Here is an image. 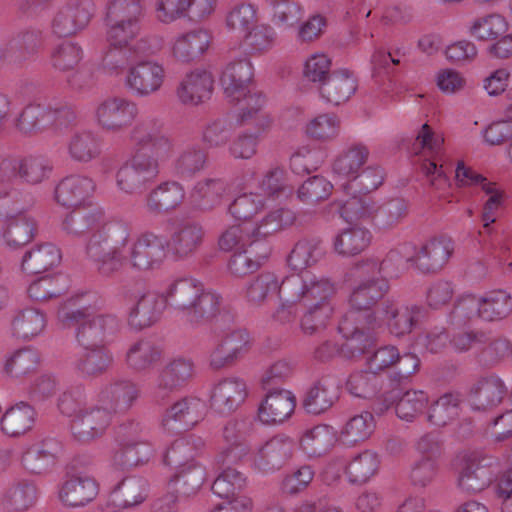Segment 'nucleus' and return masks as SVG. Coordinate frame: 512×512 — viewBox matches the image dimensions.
Returning a JSON list of instances; mask_svg holds the SVG:
<instances>
[{"label":"nucleus","mask_w":512,"mask_h":512,"mask_svg":"<svg viewBox=\"0 0 512 512\" xmlns=\"http://www.w3.org/2000/svg\"><path fill=\"white\" fill-rule=\"evenodd\" d=\"M195 367L190 358L178 356L169 360L155 380L153 399L156 403L164 402L172 393L184 387L194 376Z\"/></svg>","instance_id":"15"},{"label":"nucleus","mask_w":512,"mask_h":512,"mask_svg":"<svg viewBox=\"0 0 512 512\" xmlns=\"http://www.w3.org/2000/svg\"><path fill=\"white\" fill-rule=\"evenodd\" d=\"M95 13L92 0H70L54 15L51 29L58 37H68L83 30Z\"/></svg>","instance_id":"16"},{"label":"nucleus","mask_w":512,"mask_h":512,"mask_svg":"<svg viewBox=\"0 0 512 512\" xmlns=\"http://www.w3.org/2000/svg\"><path fill=\"white\" fill-rule=\"evenodd\" d=\"M397 395L395 412L403 421H415L428 407L429 396L423 390L410 389Z\"/></svg>","instance_id":"63"},{"label":"nucleus","mask_w":512,"mask_h":512,"mask_svg":"<svg viewBox=\"0 0 512 512\" xmlns=\"http://www.w3.org/2000/svg\"><path fill=\"white\" fill-rule=\"evenodd\" d=\"M140 396L137 383L127 378H115L105 384L98 393V401L110 412H127Z\"/></svg>","instance_id":"28"},{"label":"nucleus","mask_w":512,"mask_h":512,"mask_svg":"<svg viewBox=\"0 0 512 512\" xmlns=\"http://www.w3.org/2000/svg\"><path fill=\"white\" fill-rule=\"evenodd\" d=\"M208 160L207 151L198 143L183 146L173 162V172L181 179H191L204 170Z\"/></svg>","instance_id":"48"},{"label":"nucleus","mask_w":512,"mask_h":512,"mask_svg":"<svg viewBox=\"0 0 512 512\" xmlns=\"http://www.w3.org/2000/svg\"><path fill=\"white\" fill-rule=\"evenodd\" d=\"M379 466L378 454L365 450L351 459L346 466V475L350 483L364 484L378 472Z\"/></svg>","instance_id":"61"},{"label":"nucleus","mask_w":512,"mask_h":512,"mask_svg":"<svg viewBox=\"0 0 512 512\" xmlns=\"http://www.w3.org/2000/svg\"><path fill=\"white\" fill-rule=\"evenodd\" d=\"M205 415V403L196 397H184L166 408L161 426L171 433H180L194 427Z\"/></svg>","instance_id":"18"},{"label":"nucleus","mask_w":512,"mask_h":512,"mask_svg":"<svg viewBox=\"0 0 512 512\" xmlns=\"http://www.w3.org/2000/svg\"><path fill=\"white\" fill-rule=\"evenodd\" d=\"M164 77L162 65L140 59L129 68L125 85L132 95L147 97L161 88Z\"/></svg>","instance_id":"22"},{"label":"nucleus","mask_w":512,"mask_h":512,"mask_svg":"<svg viewBox=\"0 0 512 512\" xmlns=\"http://www.w3.org/2000/svg\"><path fill=\"white\" fill-rule=\"evenodd\" d=\"M204 229L196 221L179 223L167 240V249L178 260L192 257L201 247L204 240Z\"/></svg>","instance_id":"31"},{"label":"nucleus","mask_w":512,"mask_h":512,"mask_svg":"<svg viewBox=\"0 0 512 512\" xmlns=\"http://www.w3.org/2000/svg\"><path fill=\"white\" fill-rule=\"evenodd\" d=\"M98 494L96 481L88 476H74L67 479L59 490L60 501L68 507H82Z\"/></svg>","instance_id":"45"},{"label":"nucleus","mask_w":512,"mask_h":512,"mask_svg":"<svg viewBox=\"0 0 512 512\" xmlns=\"http://www.w3.org/2000/svg\"><path fill=\"white\" fill-rule=\"evenodd\" d=\"M64 452L63 442L55 436H46L22 453L21 466L31 475L45 476L55 468Z\"/></svg>","instance_id":"12"},{"label":"nucleus","mask_w":512,"mask_h":512,"mask_svg":"<svg viewBox=\"0 0 512 512\" xmlns=\"http://www.w3.org/2000/svg\"><path fill=\"white\" fill-rule=\"evenodd\" d=\"M296 398L288 390H271L258 408V418L263 424L271 425L284 422L294 412Z\"/></svg>","instance_id":"34"},{"label":"nucleus","mask_w":512,"mask_h":512,"mask_svg":"<svg viewBox=\"0 0 512 512\" xmlns=\"http://www.w3.org/2000/svg\"><path fill=\"white\" fill-rule=\"evenodd\" d=\"M479 302V318L483 321H501L512 313V296L505 290L488 291L479 297Z\"/></svg>","instance_id":"51"},{"label":"nucleus","mask_w":512,"mask_h":512,"mask_svg":"<svg viewBox=\"0 0 512 512\" xmlns=\"http://www.w3.org/2000/svg\"><path fill=\"white\" fill-rule=\"evenodd\" d=\"M252 426L250 418H233L227 421L222 429L223 447L216 456L218 464H236L248 456L250 444L247 437Z\"/></svg>","instance_id":"13"},{"label":"nucleus","mask_w":512,"mask_h":512,"mask_svg":"<svg viewBox=\"0 0 512 512\" xmlns=\"http://www.w3.org/2000/svg\"><path fill=\"white\" fill-rule=\"evenodd\" d=\"M325 254L323 243L318 238L300 239L287 257L289 267L295 271H303L315 265Z\"/></svg>","instance_id":"55"},{"label":"nucleus","mask_w":512,"mask_h":512,"mask_svg":"<svg viewBox=\"0 0 512 512\" xmlns=\"http://www.w3.org/2000/svg\"><path fill=\"white\" fill-rule=\"evenodd\" d=\"M163 357L160 345L149 339H140L131 344L125 355V362L134 371L142 372L152 368Z\"/></svg>","instance_id":"50"},{"label":"nucleus","mask_w":512,"mask_h":512,"mask_svg":"<svg viewBox=\"0 0 512 512\" xmlns=\"http://www.w3.org/2000/svg\"><path fill=\"white\" fill-rule=\"evenodd\" d=\"M250 347V337L245 329L227 332L210 353V366L221 369L233 365Z\"/></svg>","instance_id":"30"},{"label":"nucleus","mask_w":512,"mask_h":512,"mask_svg":"<svg viewBox=\"0 0 512 512\" xmlns=\"http://www.w3.org/2000/svg\"><path fill=\"white\" fill-rule=\"evenodd\" d=\"M46 327L45 314L36 308L20 310L12 320V332L17 338L30 340Z\"/></svg>","instance_id":"59"},{"label":"nucleus","mask_w":512,"mask_h":512,"mask_svg":"<svg viewBox=\"0 0 512 512\" xmlns=\"http://www.w3.org/2000/svg\"><path fill=\"white\" fill-rule=\"evenodd\" d=\"M389 290L388 281L384 277H375L362 280L352 291L349 310L365 312L376 315L371 311L374 306Z\"/></svg>","instance_id":"42"},{"label":"nucleus","mask_w":512,"mask_h":512,"mask_svg":"<svg viewBox=\"0 0 512 512\" xmlns=\"http://www.w3.org/2000/svg\"><path fill=\"white\" fill-rule=\"evenodd\" d=\"M213 83V77L209 72L196 69L181 80L177 87V97L182 104L198 105L210 98Z\"/></svg>","instance_id":"36"},{"label":"nucleus","mask_w":512,"mask_h":512,"mask_svg":"<svg viewBox=\"0 0 512 512\" xmlns=\"http://www.w3.org/2000/svg\"><path fill=\"white\" fill-rule=\"evenodd\" d=\"M114 364V356L108 346L81 347L74 356L72 367L83 379H95L105 375Z\"/></svg>","instance_id":"29"},{"label":"nucleus","mask_w":512,"mask_h":512,"mask_svg":"<svg viewBox=\"0 0 512 512\" xmlns=\"http://www.w3.org/2000/svg\"><path fill=\"white\" fill-rule=\"evenodd\" d=\"M386 177L385 170L378 164L363 167L346 184L343 185L344 192L350 195L348 200L339 201V212L342 217H349L359 211L360 200L357 194H368L378 189Z\"/></svg>","instance_id":"14"},{"label":"nucleus","mask_w":512,"mask_h":512,"mask_svg":"<svg viewBox=\"0 0 512 512\" xmlns=\"http://www.w3.org/2000/svg\"><path fill=\"white\" fill-rule=\"evenodd\" d=\"M284 301H299L305 305L332 304L335 294L334 284L327 278H316L308 273L292 274L283 279Z\"/></svg>","instance_id":"9"},{"label":"nucleus","mask_w":512,"mask_h":512,"mask_svg":"<svg viewBox=\"0 0 512 512\" xmlns=\"http://www.w3.org/2000/svg\"><path fill=\"white\" fill-rule=\"evenodd\" d=\"M411 249H414V254L408 256L406 262L412 263L423 273H435L447 263L454 245L450 238L439 237L427 241L419 250Z\"/></svg>","instance_id":"26"},{"label":"nucleus","mask_w":512,"mask_h":512,"mask_svg":"<svg viewBox=\"0 0 512 512\" xmlns=\"http://www.w3.org/2000/svg\"><path fill=\"white\" fill-rule=\"evenodd\" d=\"M370 149L362 142H354L344 148L333 162L334 173L346 177L348 181L368 162Z\"/></svg>","instance_id":"49"},{"label":"nucleus","mask_w":512,"mask_h":512,"mask_svg":"<svg viewBox=\"0 0 512 512\" xmlns=\"http://www.w3.org/2000/svg\"><path fill=\"white\" fill-rule=\"evenodd\" d=\"M426 309L423 306L398 305L394 301L383 302L381 313L389 332L396 337H401L412 332L416 325L426 316Z\"/></svg>","instance_id":"25"},{"label":"nucleus","mask_w":512,"mask_h":512,"mask_svg":"<svg viewBox=\"0 0 512 512\" xmlns=\"http://www.w3.org/2000/svg\"><path fill=\"white\" fill-rule=\"evenodd\" d=\"M483 190L488 195V199L484 204L482 212L483 230L479 234L485 245H488L490 249H496L500 240L497 234H493L491 224L496 221L497 211L502 204V193L497 191L491 183H484Z\"/></svg>","instance_id":"57"},{"label":"nucleus","mask_w":512,"mask_h":512,"mask_svg":"<svg viewBox=\"0 0 512 512\" xmlns=\"http://www.w3.org/2000/svg\"><path fill=\"white\" fill-rule=\"evenodd\" d=\"M143 17L142 0H108L104 17L106 40L126 43L137 39Z\"/></svg>","instance_id":"6"},{"label":"nucleus","mask_w":512,"mask_h":512,"mask_svg":"<svg viewBox=\"0 0 512 512\" xmlns=\"http://www.w3.org/2000/svg\"><path fill=\"white\" fill-rule=\"evenodd\" d=\"M41 490L28 478L11 481L0 494V507L5 512H27L38 502Z\"/></svg>","instance_id":"27"},{"label":"nucleus","mask_w":512,"mask_h":512,"mask_svg":"<svg viewBox=\"0 0 512 512\" xmlns=\"http://www.w3.org/2000/svg\"><path fill=\"white\" fill-rule=\"evenodd\" d=\"M138 113V105L134 101L120 96H108L97 103L94 119L102 130L118 133L130 127Z\"/></svg>","instance_id":"11"},{"label":"nucleus","mask_w":512,"mask_h":512,"mask_svg":"<svg viewBox=\"0 0 512 512\" xmlns=\"http://www.w3.org/2000/svg\"><path fill=\"white\" fill-rule=\"evenodd\" d=\"M295 221L294 213L285 208L269 211L257 223H248V233L252 236L250 243L261 249L264 240L274 233L292 225Z\"/></svg>","instance_id":"46"},{"label":"nucleus","mask_w":512,"mask_h":512,"mask_svg":"<svg viewBox=\"0 0 512 512\" xmlns=\"http://www.w3.org/2000/svg\"><path fill=\"white\" fill-rule=\"evenodd\" d=\"M368 229L354 226L342 230L334 240L335 251L343 256H354L365 250L371 241Z\"/></svg>","instance_id":"62"},{"label":"nucleus","mask_w":512,"mask_h":512,"mask_svg":"<svg viewBox=\"0 0 512 512\" xmlns=\"http://www.w3.org/2000/svg\"><path fill=\"white\" fill-rule=\"evenodd\" d=\"M35 420L34 407L20 401L5 410L0 419V429L9 437H20L33 428Z\"/></svg>","instance_id":"43"},{"label":"nucleus","mask_w":512,"mask_h":512,"mask_svg":"<svg viewBox=\"0 0 512 512\" xmlns=\"http://www.w3.org/2000/svg\"><path fill=\"white\" fill-rule=\"evenodd\" d=\"M253 65L247 58L230 62L226 65L220 77L226 99L235 105H239L240 120L248 122L256 116L257 125L265 129L270 123V118L261 112L265 98L261 93L252 91Z\"/></svg>","instance_id":"5"},{"label":"nucleus","mask_w":512,"mask_h":512,"mask_svg":"<svg viewBox=\"0 0 512 512\" xmlns=\"http://www.w3.org/2000/svg\"><path fill=\"white\" fill-rule=\"evenodd\" d=\"M357 80L348 69L334 70L320 86L321 96L329 103L340 105L355 93Z\"/></svg>","instance_id":"44"},{"label":"nucleus","mask_w":512,"mask_h":512,"mask_svg":"<svg viewBox=\"0 0 512 512\" xmlns=\"http://www.w3.org/2000/svg\"><path fill=\"white\" fill-rule=\"evenodd\" d=\"M111 423V412L104 405H89L74 419L70 428L73 438L88 444L102 437Z\"/></svg>","instance_id":"21"},{"label":"nucleus","mask_w":512,"mask_h":512,"mask_svg":"<svg viewBox=\"0 0 512 512\" xmlns=\"http://www.w3.org/2000/svg\"><path fill=\"white\" fill-rule=\"evenodd\" d=\"M121 295L136 300L127 315V323L134 331L157 323L167 306L182 313L191 328L217 318L224 310L222 295L193 277L173 279L161 293L146 289L144 281L138 279L124 284Z\"/></svg>","instance_id":"1"},{"label":"nucleus","mask_w":512,"mask_h":512,"mask_svg":"<svg viewBox=\"0 0 512 512\" xmlns=\"http://www.w3.org/2000/svg\"><path fill=\"white\" fill-rule=\"evenodd\" d=\"M339 393V386L333 378L322 377L305 392L302 407L309 414L319 415L334 405Z\"/></svg>","instance_id":"37"},{"label":"nucleus","mask_w":512,"mask_h":512,"mask_svg":"<svg viewBox=\"0 0 512 512\" xmlns=\"http://www.w3.org/2000/svg\"><path fill=\"white\" fill-rule=\"evenodd\" d=\"M257 247L250 243L248 248L242 249L231 255L228 261V270L235 277H244L255 272L261 265V261L265 260L269 253L270 247L267 243L261 244L260 251Z\"/></svg>","instance_id":"53"},{"label":"nucleus","mask_w":512,"mask_h":512,"mask_svg":"<svg viewBox=\"0 0 512 512\" xmlns=\"http://www.w3.org/2000/svg\"><path fill=\"white\" fill-rule=\"evenodd\" d=\"M132 228L124 221L109 222L94 234L85 253L104 277L118 273L124 265L137 272L159 269L166 259L167 240L152 231L131 238Z\"/></svg>","instance_id":"2"},{"label":"nucleus","mask_w":512,"mask_h":512,"mask_svg":"<svg viewBox=\"0 0 512 512\" xmlns=\"http://www.w3.org/2000/svg\"><path fill=\"white\" fill-rule=\"evenodd\" d=\"M68 152L75 161L89 162L100 155L101 140L92 131L76 132L70 138Z\"/></svg>","instance_id":"64"},{"label":"nucleus","mask_w":512,"mask_h":512,"mask_svg":"<svg viewBox=\"0 0 512 512\" xmlns=\"http://www.w3.org/2000/svg\"><path fill=\"white\" fill-rule=\"evenodd\" d=\"M109 46L101 60V69L108 75H120L138 60L155 54L160 49L156 37L145 36L126 43L107 40Z\"/></svg>","instance_id":"8"},{"label":"nucleus","mask_w":512,"mask_h":512,"mask_svg":"<svg viewBox=\"0 0 512 512\" xmlns=\"http://www.w3.org/2000/svg\"><path fill=\"white\" fill-rule=\"evenodd\" d=\"M94 181L86 176L70 175L63 178L55 187L56 202L63 207L76 208L86 206L88 199L94 192Z\"/></svg>","instance_id":"33"},{"label":"nucleus","mask_w":512,"mask_h":512,"mask_svg":"<svg viewBox=\"0 0 512 512\" xmlns=\"http://www.w3.org/2000/svg\"><path fill=\"white\" fill-rule=\"evenodd\" d=\"M506 394L503 381L490 375L478 379L470 388L469 402L474 410H490L501 403Z\"/></svg>","instance_id":"35"},{"label":"nucleus","mask_w":512,"mask_h":512,"mask_svg":"<svg viewBox=\"0 0 512 512\" xmlns=\"http://www.w3.org/2000/svg\"><path fill=\"white\" fill-rule=\"evenodd\" d=\"M197 444L201 445L200 438L193 436L176 439L163 455V463L176 470L186 468L189 464H196L194 457L197 454Z\"/></svg>","instance_id":"60"},{"label":"nucleus","mask_w":512,"mask_h":512,"mask_svg":"<svg viewBox=\"0 0 512 512\" xmlns=\"http://www.w3.org/2000/svg\"><path fill=\"white\" fill-rule=\"evenodd\" d=\"M60 249L52 243L37 244L25 251L20 269L24 274L36 275L44 273L61 262Z\"/></svg>","instance_id":"40"},{"label":"nucleus","mask_w":512,"mask_h":512,"mask_svg":"<svg viewBox=\"0 0 512 512\" xmlns=\"http://www.w3.org/2000/svg\"><path fill=\"white\" fill-rule=\"evenodd\" d=\"M504 17L491 13L474 18L467 25V33L478 41H494L507 31Z\"/></svg>","instance_id":"58"},{"label":"nucleus","mask_w":512,"mask_h":512,"mask_svg":"<svg viewBox=\"0 0 512 512\" xmlns=\"http://www.w3.org/2000/svg\"><path fill=\"white\" fill-rule=\"evenodd\" d=\"M43 45L42 30L26 27L14 32L2 47L4 62L21 67L33 59Z\"/></svg>","instance_id":"20"},{"label":"nucleus","mask_w":512,"mask_h":512,"mask_svg":"<svg viewBox=\"0 0 512 512\" xmlns=\"http://www.w3.org/2000/svg\"><path fill=\"white\" fill-rule=\"evenodd\" d=\"M382 325L376 315L348 310L341 318L338 330L345 339L341 353L347 358L359 357L374 344L373 331Z\"/></svg>","instance_id":"7"},{"label":"nucleus","mask_w":512,"mask_h":512,"mask_svg":"<svg viewBox=\"0 0 512 512\" xmlns=\"http://www.w3.org/2000/svg\"><path fill=\"white\" fill-rule=\"evenodd\" d=\"M211 35L205 29H195L178 35L172 42V56L179 62L189 63L199 59L208 49Z\"/></svg>","instance_id":"38"},{"label":"nucleus","mask_w":512,"mask_h":512,"mask_svg":"<svg viewBox=\"0 0 512 512\" xmlns=\"http://www.w3.org/2000/svg\"><path fill=\"white\" fill-rule=\"evenodd\" d=\"M53 164L43 155H30L22 159L4 158L0 162V182L11 183L16 179L36 185L49 179Z\"/></svg>","instance_id":"10"},{"label":"nucleus","mask_w":512,"mask_h":512,"mask_svg":"<svg viewBox=\"0 0 512 512\" xmlns=\"http://www.w3.org/2000/svg\"><path fill=\"white\" fill-rule=\"evenodd\" d=\"M205 470L198 464H189L186 468L176 470L170 478L167 489L178 497L189 498L194 496L205 480Z\"/></svg>","instance_id":"52"},{"label":"nucleus","mask_w":512,"mask_h":512,"mask_svg":"<svg viewBox=\"0 0 512 512\" xmlns=\"http://www.w3.org/2000/svg\"><path fill=\"white\" fill-rule=\"evenodd\" d=\"M130 157L116 172L117 188L128 195H141L160 174V162L174 151L163 120L155 115L139 119L129 130Z\"/></svg>","instance_id":"3"},{"label":"nucleus","mask_w":512,"mask_h":512,"mask_svg":"<svg viewBox=\"0 0 512 512\" xmlns=\"http://www.w3.org/2000/svg\"><path fill=\"white\" fill-rule=\"evenodd\" d=\"M283 280L279 282L278 277L272 272H262L245 284L243 297L253 307L264 305L272 296L278 295L284 301L282 293Z\"/></svg>","instance_id":"41"},{"label":"nucleus","mask_w":512,"mask_h":512,"mask_svg":"<svg viewBox=\"0 0 512 512\" xmlns=\"http://www.w3.org/2000/svg\"><path fill=\"white\" fill-rule=\"evenodd\" d=\"M104 222L105 213L103 209L88 203L86 206L73 208L67 213L61 222V229L72 238L88 237L87 244L94 234L109 224Z\"/></svg>","instance_id":"17"},{"label":"nucleus","mask_w":512,"mask_h":512,"mask_svg":"<svg viewBox=\"0 0 512 512\" xmlns=\"http://www.w3.org/2000/svg\"><path fill=\"white\" fill-rule=\"evenodd\" d=\"M295 447L291 438L284 435L274 436L254 455L252 467L264 474L274 473L291 459Z\"/></svg>","instance_id":"23"},{"label":"nucleus","mask_w":512,"mask_h":512,"mask_svg":"<svg viewBox=\"0 0 512 512\" xmlns=\"http://www.w3.org/2000/svg\"><path fill=\"white\" fill-rule=\"evenodd\" d=\"M101 304L96 294L85 293L69 299L58 310L59 321L77 326L75 336L80 347L108 346L121 330V320L115 314H93Z\"/></svg>","instance_id":"4"},{"label":"nucleus","mask_w":512,"mask_h":512,"mask_svg":"<svg viewBox=\"0 0 512 512\" xmlns=\"http://www.w3.org/2000/svg\"><path fill=\"white\" fill-rule=\"evenodd\" d=\"M114 502L122 508H132L148 497V482L142 477H126L112 491Z\"/></svg>","instance_id":"56"},{"label":"nucleus","mask_w":512,"mask_h":512,"mask_svg":"<svg viewBox=\"0 0 512 512\" xmlns=\"http://www.w3.org/2000/svg\"><path fill=\"white\" fill-rule=\"evenodd\" d=\"M37 233V222L25 211H19L9 217L2 227V238L5 245L13 250L30 243Z\"/></svg>","instance_id":"39"},{"label":"nucleus","mask_w":512,"mask_h":512,"mask_svg":"<svg viewBox=\"0 0 512 512\" xmlns=\"http://www.w3.org/2000/svg\"><path fill=\"white\" fill-rule=\"evenodd\" d=\"M186 196L184 186L174 180L161 182L144 198L145 208L152 215L168 214L179 208Z\"/></svg>","instance_id":"32"},{"label":"nucleus","mask_w":512,"mask_h":512,"mask_svg":"<svg viewBox=\"0 0 512 512\" xmlns=\"http://www.w3.org/2000/svg\"><path fill=\"white\" fill-rule=\"evenodd\" d=\"M229 191V185L222 178H204L198 181L191 192L193 205L201 211L218 207Z\"/></svg>","instance_id":"47"},{"label":"nucleus","mask_w":512,"mask_h":512,"mask_svg":"<svg viewBox=\"0 0 512 512\" xmlns=\"http://www.w3.org/2000/svg\"><path fill=\"white\" fill-rule=\"evenodd\" d=\"M492 460L481 452L466 455L458 476V487L467 493H478L486 489L495 477L491 468Z\"/></svg>","instance_id":"19"},{"label":"nucleus","mask_w":512,"mask_h":512,"mask_svg":"<svg viewBox=\"0 0 512 512\" xmlns=\"http://www.w3.org/2000/svg\"><path fill=\"white\" fill-rule=\"evenodd\" d=\"M278 40L275 29L266 23H256L243 35L242 45L246 55L261 56L272 50Z\"/></svg>","instance_id":"54"},{"label":"nucleus","mask_w":512,"mask_h":512,"mask_svg":"<svg viewBox=\"0 0 512 512\" xmlns=\"http://www.w3.org/2000/svg\"><path fill=\"white\" fill-rule=\"evenodd\" d=\"M247 395V385L242 378H223L210 390V407L218 414L228 415L244 403Z\"/></svg>","instance_id":"24"}]
</instances>
